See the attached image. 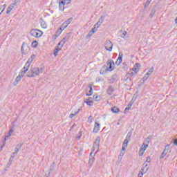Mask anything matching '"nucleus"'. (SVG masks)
<instances>
[{
	"label": "nucleus",
	"mask_w": 177,
	"mask_h": 177,
	"mask_svg": "<svg viewBox=\"0 0 177 177\" xmlns=\"http://www.w3.org/2000/svg\"><path fill=\"white\" fill-rule=\"evenodd\" d=\"M12 133H13V129H10L8 134L7 136H6L4 138V142H6V140H8V139H9V138H10V136H12Z\"/></svg>",
	"instance_id": "obj_19"
},
{
	"label": "nucleus",
	"mask_w": 177,
	"mask_h": 177,
	"mask_svg": "<svg viewBox=\"0 0 177 177\" xmlns=\"http://www.w3.org/2000/svg\"><path fill=\"white\" fill-rule=\"evenodd\" d=\"M13 158H15V153H12V156L10 158V162L13 161Z\"/></svg>",
	"instance_id": "obj_49"
},
{
	"label": "nucleus",
	"mask_w": 177,
	"mask_h": 177,
	"mask_svg": "<svg viewBox=\"0 0 177 177\" xmlns=\"http://www.w3.org/2000/svg\"><path fill=\"white\" fill-rule=\"evenodd\" d=\"M109 84H113V82H115V81H117V75H113L111 77V79L109 80Z\"/></svg>",
	"instance_id": "obj_20"
},
{
	"label": "nucleus",
	"mask_w": 177,
	"mask_h": 177,
	"mask_svg": "<svg viewBox=\"0 0 177 177\" xmlns=\"http://www.w3.org/2000/svg\"><path fill=\"white\" fill-rule=\"evenodd\" d=\"M62 2H63L65 5H68V3H71V0H64Z\"/></svg>",
	"instance_id": "obj_41"
},
{
	"label": "nucleus",
	"mask_w": 177,
	"mask_h": 177,
	"mask_svg": "<svg viewBox=\"0 0 177 177\" xmlns=\"http://www.w3.org/2000/svg\"><path fill=\"white\" fill-rule=\"evenodd\" d=\"M34 59H35V55H32L31 57L28 60V62H29V63H32Z\"/></svg>",
	"instance_id": "obj_35"
},
{
	"label": "nucleus",
	"mask_w": 177,
	"mask_h": 177,
	"mask_svg": "<svg viewBox=\"0 0 177 177\" xmlns=\"http://www.w3.org/2000/svg\"><path fill=\"white\" fill-rule=\"evenodd\" d=\"M30 34L32 37H35V38H39L40 37H42L44 32L39 29H32L30 31Z\"/></svg>",
	"instance_id": "obj_3"
},
{
	"label": "nucleus",
	"mask_w": 177,
	"mask_h": 177,
	"mask_svg": "<svg viewBox=\"0 0 177 177\" xmlns=\"http://www.w3.org/2000/svg\"><path fill=\"white\" fill-rule=\"evenodd\" d=\"M103 20H104V17L102 16L100 19L99 21H102V23H103Z\"/></svg>",
	"instance_id": "obj_57"
},
{
	"label": "nucleus",
	"mask_w": 177,
	"mask_h": 177,
	"mask_svg": "<svg viewBox=\"0 0 177 177\" xmlns=\"http://www.w3.org/2000/svg\"><path fill=\"white\" fill-rule=\"evenodd\" d=\"M99 145H100V137H97L94 141L93 147L92 148L93 151L95 150H99Z\"/></svg>",
	"instance_id": "obj_5"
},
{
	"label": "nucleus",
	"mask_w": 177,
	"mask_h": 177,
	"mask_svg": "<svg viewBox=\"0 0 177 177\" xmlns=\"http://www.w3.org/2000/svg\"><path fill=\"white\" fill-rule=\"evenodd\" d=\"M80 113V109H78L77 111H76L75 113H72L69 115V118H74L75 117L76 114H78Z\"/></svg>",
	"instance_id": "obj_34"
},
{
	"label": "nucleus",
	"mask_w": 177,
	"mask_h": 177,
	"mask_svg": "<svg viewBox=\"0 0 177 177\" xmlns=\"http://www.w3.org/2000/svg\"><path fill=\"white\" fill-rule=\"evenodd\" d=\"M142 172H144V174H146V172L149 171V165H147L146 162H144L142 165Z\"/></svg>",
	"instance_id": "obj_17"
},
{
	"label": "nucleus",
	"mask_w": 177,
	"mask_h": 177,
	"mask_svg": "<svg viewBox=\"0 0 177 177\" xmlns=\"http://www.w3.org/2000/svg\"><path fill=\"white\" fill-rule=\"evenodd\" d=\"M24 75L25 74L21 73V72L19 74V75L15 79V85H17L19 81H21V79L23 78V77H24Z\"/></svg>",
	"instance_id": "obj_11"
},
{
	"label": "nucleus",
	"mask_w": 177,
	"mask_h": 177,
	"mask_svg": "<svg viewBox=\"0 0 177 177\" xmlns=\"http://www.w3.org/2000/svg\"><path fill=\"white\" fill-rule=\"evenodd\" d=\"M154 70V68L153 67H151L149 71L147 73V74H148V75H151V73H153Z\"/></svg>",
	"instance_id": "obj_40"
},
{
	"label": "nucleus",
	"mask_w": 177,
	"mask_h": 177,
	"mask_svg": "<svg viewBox=\"0 0 177 177\" xmlns=\"http://www.w3.org/2000/svg\"><path fill=\"white\" fill-rule=\"evenodd\" d=\"M132 133L131 132H129L126 136L125 140L123 142L122 150L120 151L119 158L120 160H122V157H124V154H125V150H127V148L128 147V143H129V141L131 140V136Z\"/></svg>",
	"instance_id": "obj_1"
},
{
	"label": "nucleus",
	"mask_w": 177,
	"mask_h": 177,
	"mask_svg": "<svg viewBox=\"0 0 177 177\" xmlns=\"http://www.w3.org/2000/svg\"><path fill=\"white\" fill-rule=\"evenodd\" d=\"M106 64L108 66H106L108 71H113V70H114V66H115V64L113 59H108Z\"/></svg>",
	"instance_id": "obj_4"
},
{
	"label": "nucleus",
	"mask_w": 177,
	"mask_h": 177,
	"mask_svg": "<svg viewBox=\"0 0 177 177\" xmlns=\"http://www.w3.org/2000/svg\"><path fill=\"white\" fill-rule=\"evenodd\" d=\"M152 1L153 0H147L146 1L145 4V6H144L145 9H146L147 8L149 7V6L150 5V3H151Z\"/></svg>",
	"instance_id": "obj_32"
},
{
	"label": "nucleus",
	"mask_w": 177,
	"mask_h": 177,
	"mask_svg": "<svg viewBox=\"0 0 177 177\" xmlns=\"http://www.w3.org/2000/svg\"><path fill=\"white\" fill-rule=\"evenodd\" d=\"M88 122H89V124H91V122H92V116H89L88 118Z\"/></svg>",
	"instance_id": "obj_52"
},
{
	"label": "nucleus",
	"mask_w": 177,
	"mask_h": 177,
	"mask_svg": "<svg viewBox=\"0 0 177 177\" xmlns=\"http://www.w3.org/2000/svg\"><path fill=\"white\" fill-rule=\"evenodd\" d=\"M63 32V30L62 29H58L55 33H57V35H60V34H62V32Z\"/></svg>",
	"instance_id": "obj_45"
},
{
	"label": "nucleus",
	"mask_w": 177,
	"mask_h": 177,
	"mask_svg": "<svg viewBox=\"0 0 177 177\" xmlns=\"http://www.w3.org/2000/svg\"><path fill=\"white\" fill-rule=\"evenodd\" d=\"M169 146H170L169 145H167L165 147V149L160 155V159L164 158L167 156V154H168V151L169 150Z\"/></svg>",
	"instance_id": "obj_7"
},
{
	"label": "nucleus",
	"mask_w": 177,
	"mask_h": 177,
	"mask_svg": "<svg viewBox=\"0 0 177 177\" xmlns=\"http://www.w3.org/2000/svg\"><path fill=\"white\" fill-rule=\"evenodd\" d=\"M108 69H107V66H106V65H104L100 71V74H106V73H107Z\"/></svg>",
	"instance_id": "obj_18"
},
{
	"label": "nucleus",
	"mask_w": 177,
	"mask_h": 177,
	"mask_svg": "<svg viewBox=\"0 0 177 177\" xmlns=\"http://www.w3.org/2000/svg\"><path fill=\"white\" fill-rule=\"evenodd\" d=\"M96 32V29L95 28H93L88 32V34L86 35V39H89L90 37H92L93 34Z\"/></svg>",
	"instance_id": "obj_13"
},
{
	"label": "nucleus",
	"mask_w": 177,
	"mask_h": 177,
	"mask_svg": "<svg viewBox=\"0 0 177 177\" xmlns=\"http://www.w3.org/2000/svg\"><path fill=\"white\" fill-rule=\"evenodd\" d=\"M104 48L108 52L113 50V43L110 40H106L104 43Z\"/></svg>",
	"instance_id": "obj_6"
},
{
	"label": "nucleus",
	"mask_w": 177,
	"mask_h": 177,
	"mask_svg": "<svg viewBox=\"0 0 177 177\" xmlns=\"http://www.w3.org/2000/svg\"><path fill=\"white\" fill-rule=\"evenodd\" d=\"M62 24H63V26H64L65 27H68V24L66 22V21H65Z\"/></svg>",
	"instance_id": "obj_53"
},
{
	"label": "nucleus",
	"mask_w": 177,
	"mask_h": 177,
	"mask_svg": "<svg viewBox=\"0 0 177 177\" xmlns=\"http://www.w3.org/2000/svg\"><path fill=\"white\" fill-rule=\"evenodd\" d=\"M23 146V142H19L16 148L21 150V147Z\"/></svg>",
	"instance_id": "obj_39"
},
{
	"label": "nucleus",
	"mask_w": 177,
	"mask_h": 177,
	"mask_svg": "<svg viewBox=\"0 0 177 177\" xmlns=\"http://www.w3.org/2000/svg\"><path fill=\"white\" fill-rule=\"evenodd\" d=\"M93 98L94 99V100H95V102H99V100H100V99H102V97H100V96L96 95H94Z\"/></svg>",
	"instance_id": "obj_33"
},
{
	"label": "nucleus",
	"mask_w": 177,
	"mask_h": 177,
	"mask_svg": "<svg viewBox=\"0 0 177 177\" xmlns=\"http://www.w3.org/2000/svg\"><path fill=\"white\" fill-rule=\"evenodd\" d=\"M54 37H55V38H57V37H59V35H58L57 33H55V34L54 35Z\"/></svg>",
	"instance_id": "obj_63"
},
{
	"label": "nucleus",
	"mask_w": 177,
	"mask_h": 177,
	"mask_svg": "<svg viewBox=\"0 0 177 177\" xmlns=\"http://www.w3.org/2000/svg\"><path fill=\"white\" fill-rule=\"evenodd\" d=\"M88 106H92L93 104V102L91 100V98L86 99V101H84Z\"/></svg>",
	"instance_id": "obj_25"
},
{
	"label": "nucleus",
	"mask_w": 177,
	"mask_h": 177,
	"mask_svg": "<svg viewBox=\"0 0 177 177\" xmlns=\"http://www.w3.org/2000/svg\"><path fill=\"white\" fill-rule=\"evenodd\" d=\"M102 24V21H98L95 24V26H94V28H96V27H97V28H99V26H100Z\"/></svg>",
	"instance_id": "obj_42"
},
{
	"label": "nucleus",
	"mask_w": 177,
	"mask_h": 177,
	"mask_svg": "<svg viewBox=\"0 0 177 177\" xmlns=\"http://www.w3.org/2000/svg\"><path fill=\"white\" fill-rule=\"evenodd\" d=\"M10 11H11V10H10V9H7V11H6V14L7 15H9V13H10Z\"/></svg>",
	"instance_id": "obj_61"
},
{
	"label": "nucleus",
	"mask_w": 177,
	"mask_h": 177,
	"mask_svg": "<svg viewBox=\"0 0 177 177\" xmlns=\"http://www.w3.org/2000/svg\"><path fill=\"white\" fill-rule=\"evenodd\" d=\"M19 2H20V0H15L14 3H12V4H15V6H17V3H19Z\"/></svg>",
	"instance_id": "obj_50"
},
{
	"label": "nucleus",
	"mask_w": 177,
	"mask_h": 177,
	"mask_svg": "<svg viewBox=\"0 0 177 177\" xmlns=\"http://www.w3.org/2000/svg\"><path fill=\"white\" fill-rule=\"evenodd\" d=\"M28 68H30V62L29 61H28L24 67L23 68V69L21 71V74H26V73H27V71H28Z\"/></svg>",
	"instance_id": "obj_9"
},
{
	"label": "nucleus",
	"mask_w": 177,
	"mask_h": 177,
	"mask_svg": "<svg viewBox=\"0 0 177 177\" xmlns=\"http://www.w3.org/2000/svg\"><path fill=\"white\" fill-rule=\"evenodd\" d=\"M150 77V75L147 73L145 75V76L142 77V81H147V80Z\"/></svg>",
	"instance_id": "obj_38"
},
{
	"label": "nucleus",
	"mask_w": 177,
	"mask_h": 177,
	"mask_svg": "<svg viewBox=\"0 0 177 177\" xmlns=\"http://www.w3.org/2000/svg\"><path fill=\"white\" fill-rule=\"evenodd\" d=\"M129 79V74L127 73V75L124 77V81H127Z\"/></svg>",
	"instance_id": "obj_46"
},
{
	"label": "nucleus",
	"mask_w": 177,
	"mask_h": 177,
	"mask_svg": "<svg viewBox=\"0 0 177 177\" xmlns=\"http://www.w3.org/2000/svg\"><path fill=\"white\" fill-rule=\"evenodd\" d=\"M147 147H149V145H146L145 143H142V145H141L140 149H141V150L145 151L147 149Z\"/></svg>",
	"instance_id": "obj_28"
},
{
	"label": "nucleus",
	"mask_w": 177,
	"mask_h": 177,
	"mask_svg": "<svg viewBox=\"0 0 177 177\" xmlns=\"http://www.w3.org/2000/svg\"><path fill=\"white\" fill-rule=\"evenodd\" d=\"M151 162V159L150 158V156L147 157L145 163L146 162Z\"/></svg>",
	"instance_id": "obj_48"
},
{
	"label": "nucleus",
	"mask_w": 177,
	"mask_h": 177,
	"mask_svg": "<svg viewBox=\"0 0 177 177\" xmlns=\"http://www.w3.org/2000/svg\"><path fill=\"white\" fill-rule=\"evenodd\" d=\"M21 53L23 55H26V52L28 50V45H27L26 43H23L21 47Z\"/></svg>",
	"instance_id": "obj_8"
},
{
	"label": "nucleus",
	"mask_w": 177,
	"mask_h": 177,
	"mask_svg": "<svg viewBox=\"0 0 177 177\" xmlns=\"http://www.w3.org/2000/svg\"><path fill=\"white\" fill-rule=\"evenodd\" d=\"M44 73V68L35 67L31 68V71L28 72L26 77L29 78H35V77H39L40 74Z\"/></svg>",
	"instance_id": "obj_2"
},
{
	"label": "nucleus",
	"mask_w": 177,
	"mask_h": 177,
	"mask_svg": "<svg viewBox=\"0 0 177 177\" xmlns=\"http://www.w3.org/2000/svg\"><path fill=\"white\" fill-rule=\"evenodd\" d=\"M14 122H12V127H11V129H15V124H14Z\"/></svg>",
	"instance_id": "obj_62"
},
{
	"label": "nucleus",
	"mask_w": 177,
	"mask_h": 177,
	"mask_svg": "<svg viewBox=\"0 0 177 177\" xmlns=\"http://www.w3.org/2000/svg\"><path fill=\"white\" fill-rule=\"evenodd\" d=\"M98 131H100V124L97 123V122H95L94 129L93 130V132L94 133H97Z\"/></svg>",
	"instance_id": "obj_10"
},
{
	"label": "nucleus",
	"mask_w": 177,
	"mask_h": 177,
	"mask_svg": "<svg viewBox=\"0 0 177 177\" xmlns=\"http://www.w3.org/2000/svg\"><path fill=\"white\" fill-rule=\"evenodd\" d=\"M173 140H174L173 142L174 145H175V146H177V138L173 139Z\"/></svg>",
	"instance_id": "obj_55"
},
{
	"label": "nucleus",
	"mask_w": 177,
	"mask_h": 177,
	"mask_svg": "<svg viewBox=\"0 0 177 177\" xmlns=\"http://www.w3.org/2000/svg\"><path fill=\"white\" fill-rule=\"evenodd\" d=\"M106 93H108V95H112L113 93H114V87H113V86H109L106 90Z\"/></svg>",
	"instance_id": "obj_16"
},
{
	"label": "nucleus",
	"mask_w": 177,
	"mask_h": 177,
	"mask_svg": "<svg viewBox=\"0 0 177 177\" xmlns=\"http://www.w3.org/2000/svg\"><path fill=\"white\" fill-rule=\"evenodd\" d=\"M120 37L121 38H123V39H128V38H129V36L128 35V32H127V31H124Z\"/></svg>",
	"instance_id": "obj_21"
},
{
	"label": "nucleus",
	"mask_w": 177,
	"mask_h": 177,
	"mask_svg": "<svg viewBox=\"0 0 177 177\" xmlns=\"http://www.w3.org/2000/svg\"><path fill=\"white\" fill-rule=\"evenodd\" d=\"M66 28H67V27H66L65 26H63V24H62L61 27L59 28V30L63 31L64 30H66Z\"/></svg>",
	"instance_id": "obj_47"
},
{
	"label": "nucleus",
	"mask_w": 177,
	"mask_h": 177,
	"mask_svg": "<svg viewBox=\"0 0 177 177\" xmlns=\"http://www.w3.org/2000/svg\"><path fill=\"white\" fill-rule=\"evenodd\" d=\"M141 174V175H140ZM143 176V171H140V174H138V177H142Z\"/></svg>",
	"instance_id": "obj_58"
},
{
	"label": "nucleus",
	"mask_w": 177,
	"mask_h": 177,
	"mask_svg": "<svg viewBox=\"0 0 177 177\" xmlns=\"http://www.w3.org/2000/svg\"><path fill=\"white\" fill-rule=\"evenodd\" d=\"M151 141V138L150 136L147 137L145 140L144 142L145 145H149V143H150V142Z\"/></svg>",
	"instance_id": "obj_27"
},
{
	"label": "nucleus",
	"mask_w": 177,
	"mask_h": 177,
	"mask_svg": "<svg viewBox=\"0 0 177 177\" xmlns=\"http://www.w3.org/2000/svg\"><path fill=\"white\" fill-rule=\"evenodd\" d=\"M115 64H117V66H120V64H121V62L120 60L117 59L115 62Z\"/></svg>",
	"instance_id": "obj_54"
},
{
	"label": "nucleus",
	"mask_w": 177,
	"mask_h": 177,
	"mask_svg": "<svg viewBox=\"0 0 177 177\" xmlns=\"http://www.w3.org/2000/svg\"><path fill=\"white\" fill-rule=\"evenodd\" d=\"M93 165V158H90L88 163V168H92Z\"/></svg>",
	"instance_id": "obj_26"
},
{
	"label": "nucleus",
	"mask_w": 177,
	"mask_h": 177,
	"mask_svg": "<svg viewBox=\"0 0 177 177\" xmlns=\"http://www.w3.org/2000/svg\"><path fill=\"white\" fill-rule=\"evenodd\" d=\"M144 153H145V151H143V149H142V148H140V151H139L140 157H142V156H143Z\"/></svg>",
	"instance_id": "obj_43"
},
{
	"label": "nucleus",
	"mask_w": 177,
	"mask_h": 177,
	"mask_svg": "<svg viewBox=\"0 0 177 177\" xmlns=\"http://www.w3.org/2000/svg\"><path fill=\"white\" fill-rule=\"evenodd\" d=\"M64 3L63 1L59 2V10H61L62 12H63V10H64Z\"/></svg>",
	"instance_id": "obj_24"
},
{
	"label": "nucleus",
	"mask_w": 177,
	"mask_h": 177,
	"mask_svg": "<svg viewBox=\"0 0 177 177\" xmlns=\"http://www.w3.org/2000/svg\"><path fill=\"white\" fill-rule=\"evenodd\" d=\"M32 48H37V46H38V41H34L32 43Z\"/></svg>",
	"instance_id": "obj_37"
},
{
	"label": "nucleus",
	"mask_w": 177,
	"mask_h": 177,
	"mask_svg": "<svg viewBox=\"0 0 177 177\" xmlns=\"http://www.w3.org/2000/svg\"><path fill=\"white\" fill-rule=\"evenodd\" d=\"M15 6H16L15 4L11 3L8 7V9H9L10 10H12V9H15Z\"/></svg>",
	"instance_id": "obj_36"
},
{
	"label": "nucleus",
	"mask_w": 177,
	"mask_h": 177,
	"mask_svg": "<svg viewBox=\"0 0 177 177\" xmlns=\"http://www.w3.org/2000/svg\"><path fill=\"white\" fill-rule=\"evenodd\" d=\"M19 150H20L19 148L15 147V152H14L15 154H17V153H19Z\"/></svg>",
	"instance_id": "obj_51"
},
{
	"label": "nucleus",
	"mask_w": 177,
	"mask_h": 177,
	"mask_svg": "<svg viewBox=\"0 0 177 177\" xmlns=\"http://www.w3.org/2000/svg\"><path fill=\"white\" fill-rule=\"evenodd\" d=\"M127 74H129V76L132 78V77H135V75H136V74H138V73H136L135 71L133 72L131 69L130 71L127 73Z\"/></svg>",
	"instance_id": "obj_22"
},
{
	"label": "nucleus",
	"mask_w": 177,
	"mask_h": 177,
	"mask_svg": "<svg viewBox=\"0 0 177 177\" xmlns=\"http://www.w3.org/2000/svg\"><path fill=\"white\" fill-rule=\"evenodd\" d=\"M79 135H80V136L77 137V138H78V139H81V136H82V132L80 131V132H79Z\"/></svg>",
	"instance_id": "obj_59"
},
{
	"label": "nucleus",
	"mask_w": 177,
	"mask_h": 177,
	"mask_svg": "<svg viewBox=\"0 0 177 177\" xmlns=\"http://www.w3.org/2000/svg\"><path fill=\"white\" fill-rule=\"evenodd\" d=\"M40 26L44 30H46V28H48V25L46 24V22H45V21H44L42 18L40 19Z\"/></svg>",
	"instance_id": "obj_15"
},
{
	"label": "nucleus",
	"mask_w": 177,
	"mask_h": 177,
	"mask_svg": "<svg viewBox=\"0 0 177 177\" xmlns=\"http://www.w3.org/2000/svg\"><path fill=\"white\" fill-rule=\"evenodd\" d=\"M132 104H133V103H132V102H130L128 104V106L131 108L132 107Z\"/></svg>",
	"instance_id": "obj_60"
},
{
	"label": "nucleus",
	"mask_w": 177,
	"mask_h": 177,
	"mask_svg": "<svg viewBox=\"0 0 177 177\" xmlns=\"http://www.w3.org/2000/svg\"><path fill=\"white\" fill-rule=\"evenodd\" d=\"M70 37H71V33H68L62 40V46H64V44H66V42H67V41H68V39H70Z\"/></svg>",
	"instance_id": "obj_12"
},
{
	"label": "nucleus",
	"mask_w": 177,
	"mask_h": 177,
	"mask_svg": "<svg viewBox=\"0 0 177 177\" xmlns=\"http://www.w3.org/2000/svg\"><path fill=\"white\" fill-rule=\"evenodd\" d=\"M128 110H131V107L130 106H128V107L125 108L124 113H127L128 111Z\"/></svg>",
	"instance_id": "obj_56"
},
{
	"label": "nucleus",
	"mask_w": 177,
	"mask_h": 177,
	"mask_svg": "<svg viewBox=\"0 0 177 177\" xmlns=\"http://www.w3.org/2000/svg\"><path fill=\"white\" fill-rule=\"evenodd\" d=\"M111 111L115 113H120V109L117 106H113L111 108Z\"/></svg>",
	"instance_id": "obj_23"
},
{
	"label": "nucleus",
	"mask_w": 177,
	"mask_h": 177,
	"mask_svg": "<svg viewBox=\"0 0 177 177\" xmlns=\"http://www.w3.org/2000/svg\"><path fill=\"white\" fill-rule=\"evenodd\" d=\"M66 21L68 24V25L69 26L71 24V21H73V17L68 19Z\"/></svg>",
	"instance_id": "obj_44"
},
{
	"label": "nucleus",
	"mask_w": 177,
	"mask_h": 177,
	"mask_svg": "<svg viewBox=\"0 0 177 177\" xmlns=\"http://www.w3.org/2000/svg\"><path fill=\"white\" fill-rule=\"evenodd\" d=\"M139 67H140V64L136 63L135 64L133 68L131 69V71H134L135 73H138L139 71Z\"/></svg>",
	"instance_id": "obj_14"
},
{
	"label": "nucleus",
	"mask_w": 177,
	"mask_h": 177,
	"mask_svg": "<svg viewBox=\"0 0 177 177\" xmlns=\"http://www.w3.org/2000/svg\"><path fill=\"white\" fill-rule=\"evenodd\" d=\"M122 57H124V54L122 53H119V56L118 57V60H119L121 63L122 62Z\"/></svg>",
	"instance_id": "obj_29"
},
{
	"label": "nucleus",
	"mask_w": 177,
	"mask_h": 177,
	"mask_svg": "<svg viewBox=\"0 0 177 177\" xmlns=\"http://www.w3.org/2000/svg\"><path fill=\"white\" fill-rule=\"evenodd\" d=\"M175 23H176V24H177V17H176V18L175 19Z\"/></svg>",
	"instance_id": "obj_64"
},
{
	"label": "nucleus",
	"mask_w": 177,
	"mask_h": 177,
	"mask_svg": "<svg viewBox=\"0 0 177 177\" xmlns=\"http://www.w3.org/2000/svg\"><path fill=\"white\" fill-rule=\"evenodd\" d=\"M89 88V91H88V93H86V96H92V93H93V88H92V86H88Z\"/></svg>",
	"instance_id": "obj_30"
},
{
	"label": "nucleus",
	"mask_w": 177,
	"mask_h": 177,
	"mask_svg": "<svg viewBox=\"0 0 177 177\" xmlns=\"http://www.w3.org/2000/svg\"><path fill=\"white\" fill-rule=\"evenodd\" d=\"M61 49L62 48H55L54 50V53H53L54 56H55V57L57 56V55H58L59 50H61Z\"/></svg>",
	"instance_id": "obj_31"
}]
</instances>
